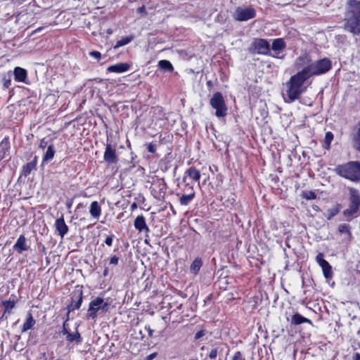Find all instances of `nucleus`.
<instances>
[{
  "mask_svg": "<svg viewBox=\"0 0 360 360\" xmlns=\"http://www.w3.org/2000/svg\"><path fill=\"white\" fill-rule=\"evenodd\" d=\"M345 29L353 34H360V1L350 0L345 15Z\"/></svg>",
  "mask_w": 360,
  "mask_h": 360,
  "instance_id": "f257e3e1",
  "label": "nucleus"
},
{
  "mask_svg": "<svg viewBox=\"0 0 360 360\" xmlns=\"http://www.w3.org/2000/svg\"><path fill=\"white\" fill-rule=\"evenodd\" d=\"M335 172L339 176L354 182L360 181V162L350 161L338 165Z\"/></svg>",
  "mask_w": 360,
  "mask_h": 360,
  "instance_id": "f03ea898",
  "label": "nucleus"
},
{
  "mask_svg": "<svg viewBox=\"0 0 360 360\" xmlns=\"http://www.w3.org/2000/svg\"><path fill=\"white\" fill-rule=\"evenodd\" d=\"M307 79L304 75L301 72H298L292 76L290 80L286 83V94L290 101H294L297 99L302 92V86Z\"/></svg>",
  "mask_w": 360,
  "mask_h": 360,
  "instance_id": "7ed1b4c3",
  "label": "nucleus"
},
{
  "mask_svg": "<svg viewBox=\"0 0 360 360\" xmlns=\"http://www.w3.org/2000/svg\"><path fill=\"white\" fill-rule=\"evenodd\" d=\"M331 68V62L327 58L316 60L301 70L308 79L313 75H319L327 72Z\"/></svg>",
  "mask_w": 360,
  "mask_h": 360,
  "instance_id": "20e7f679",
  "label": "nucleus"
},
{
  "mask_svg": "<svg viewBox=\"0 0 360 360\" xmlns=\"http://www.w3.org/2000/svg\"><path fill=\"white\" fill-rule=\"evenodd\" d=\"M210 105L215 110V115L218 117H224L227 113V108L222 94L216 92L213 94L210 101Z\"/></svg>",
  "mask_w": 360,
  "mask_h": 360,
  "instance_id": "39448f33",
  "label": "nucleus"
},
{
  "mask_svg": "<svg viewBox=\"0 0 360 360\" xmlns=\"http://www.w3.org/2000/svg\"><path fill=\"white\" fill-rule=\"evenodd\" d=\"M108 303L105 302L103 299L101 297H96L93 300L89 306L88 316L92 319H95L97 317V313L101 311L102 312H106L108 309Z\"/></svg>",
  "mask_w": 360,
  "mask_h": 360,
  "instance_id": "423d86ee",
  "label": "nucleus"
},
{
  "mask_svg": "<svg viewBox=\"0 0 360 360\" xmlns=\"http://www.w3.org/2000/svg\"><path fill=\"white\" fill-rule=\"evenodd\" d=\"M256 11L252 8H241L238 7L234 13V18L239 21H246L255 18Z\"/></svg>",
  "mask_w": 360,
  "mask_h": 360,
  "instance_id": "0eeeda50",
  "label": "nucleus"
},
{
  "mask_svg": "<svg viewBox=\"0 0 360 360\" xmlns=\"http://www.w3.org/2000/svg\"><path fill=\"white\" fill-rule=\"evenodd\" d=\"M269 49V44L266 40L262 39H255L250 47V51L252 53L258 54H267Z\"/></svg>",
  "mask_w": 360,
  "mask_h": 360,
  "instance_id": "6e6552de",
  "label": "nucleus"
},
{
  "mask_svg": "<svg viewBox=\"0 0 360 360\" xmlns=\"http://www.w3.org/2000/svg\"><path fill=\"white\" fill-rule=\"evenodd\" d=\"M316 261L321 267L325 278L327 279L332 278L333 275L332 266L326 260L323 259V253H319L316 255Z\"/></svg>",
  "mask_w": 360,
  "mask_h": 360,
  "instance_id": "1a4fd4ad",
  "label": "nucleus"
},
{
  "mask_svg": "<svg viewBox=\"0 0 360 360\" xmlns=\"http://www.w3.org/2000/svg\"><path fill=\"white\" fill-rule=\"evenodd\" d=\"M104 160L108 164H115L118 162L116 149L111 144L108 143L103 155Z\"/></svg>",
  "mask_w": 360,
  "mask_h": 360,
  "instance_id": "9d476101",
  "label": "nucleus"
},
{
  "mask_svg": "<svg viewBox=\"0 0 360 360\" xmlns=\"http://www.w3.org/2000/svg\"><path fill=\"white\" fill-rule=\"evenodd\" d=\"M134 227L139 232H149V228L146 224V219L143 215L138 216L134 222Z\"/></svg>",
  "mask_w": 360,
  "mask_h": 360,
  "instance_id": "9b49d317",
  "label": "nucleus"
},
{
  "mask_svg": "<svg viewBox=\"0 0 360 360\" xmlns=\"http://www.w3.org/2000/svg\"><path fill=\"white\" fill-rule=\"evenodd\" d=\"M191 179V181H198L200 178V171L195 169L193 167L188 168L186 172L185 176H184V181H186L187 179Z\"/></svg>",
  "mask_w": 360,
  "mask_h": 360,
  "instance_id": "f8f14e48",
  "label": "nucleus"
},
{
  "mask_svg": "<svg viewBox=\"0 0 360 360\" xmlns=\"http://www.w3.org/2000/svg\"><path fill=\"white\" fill-rule=\"evenodd\" d=\"M9 139L5 137L0 143V161L9 155Z\"/></svg>",
  "mask_w": 360,
  "mask_h": 360,
  "instance_id": "ddd939ff",
  "label": "nucleus"
},
{
  "mask_svg": "<svg viewBox=\"0 0 360 360\" xmlns=\"http://www.w3.org/2000/svg\"><path fill=\"white\" fill-rule=\"evenodd\" d=\"M129 65L127 63H119L108 67L107 71L110 72L122 73L129 69Z\"/></svg>",
  "mask_w": 360,
  "mask_h": 360,
  "instance_id": "4468645a",
  "label": "nucleus"
},
{
  "mask_svg": "<svg viewBox=\"0 0 360 360\" xmlns=\"http://www.w3.org/2000/svg\"><path fill=\"white\" fill-rule=\"evenodd\" d=\"M55 227L58 234L63 238L68 232V227L66 225L63 217L56 219L55 222Z\"/></svg>",
  "mask_w": 360,
  "mask_h": 360,
  "instance_id": "2eb2a0df",
  "label": "nucleus"
},
{
  "mask_svg": "<svg viewBox=\"0 0 360 360\" xmlns=\"http://www.w3.org/2000/svg\"><path fill=\"white\" fill-rule=\"evenodd\" d=\"M13 249L19 253H21L22 251H25L29 249V246L26 243V238L23 235H20L19 236L15 244L13 245Z\"/></svg>",
  "mask_w": 360,
  "mask_h": 360,
  "instance_id": "dca6fc26",
  "label": "nucleus"
},
{
  "mask_svg": "<svg viewBox=\"0 0 360 360\" xmlns=\"http://www.w3.org/2000/svg\"><path fill=\"white\" fill-rule=\"evenodd\" d=\"M15 80L20 82H25L27 72V70L20 67H16L13 71Z\"/></svg>",
  "mask_w": 360,
  "mask_h": 360,
  "instance_id": "f3484780",
  "label": "nucleus"
},
{
  "mask_svg": "<svg viewBox=\"0 0 360 360\" xmlns=\"http://www.w3.org/2000/svg\"><path fill=\"white\" fill-rule=\"evenodd\" d=\"M310 58L307 55L301 56L299 58H297L295 61V67L299 69L303 68V69L305 67H307L309 65L310 63Z\"/></svg>",
  "mask_w": 360,
  "mask_h": 360,
  "instance_id": "a211bd4d",
  "label": "nucleus"
},
{
  "mask_svg": "<svg viewBox=\"0 0 360 360\" xmlns=\"http://www.w3.org/2000/svg\"><path fill=\"white\" fill-rule=\"evenodd\" d=\"M303 323H311V321L309 319L302 316L301 314L298 313L295 314L291 318L292 324L299 325Z\"/></svg>",
  "mask_w": 360,
  "mask_h": 360,
  "instance_id": "6ab92c4d",
  "label": "nucleus"
},
{
  "mask_svg": "<svg viewBox=\"0 0 360 360\" xmlns=\"http://www.w3.org/2000/svg\"><path fill=\"white\" fill-rule=\"evenodd\" d=\"M89 212L94 218H98L101 215V210L97 201L91 202Z\"/></svg>",
  "mask_w": 360,
  "mask_h": 360,
  "instance_id": "aec40b11",
  "label": "nucleus"
},
{
  "mask_svg": "<svg viewBox=\"0 0 360 360\" xmlns=\"http://www.w3.org/2000/svg\"><path fill=\"white\" fill-rule=\"evenodd\" d=\"M37 165V157L34 158V160L31 162L27 163L25 165L22 167V174L25 176H28L32 170H33Z\"/></svg>",
  "mask_w": 360,
  "mask_h": 360,
  "instance_id": "412c9836",
  "label": "nucleus"
},
{
  "mask_svg": "<svg viewBox=\"0 0 360 360\" xmlns=\"http://www.w3.org/2000/svg\"><path fill=\"white\" fill-rule=\"evenodd\" d=\"M56 153V150L54 148L53 145L51 144L48 146V148L46 150V152L43 158L42 163L47 162L50 160H51Z\"/></svg>",
  "mask_w": 360,
  "mask_h": 360,
  "instance_id": "4be33fe9",
  "label": "nucleus"
},
{
  "mask_svg": "<svg viewBox=\"0 0 360 360\" xmlns=\"http://www.w3.org/2000/svg\"><path fill=\"white\" fill-rule=\"evenodd\" d=\"M35 324V320L33 319L31 313H29L26 321L24 323L22 332H26L31 329Z\"/></svg>",
  "mask_w": 360,
  "mask_h": 360,
  "instance_id": "5701e85b",
  "label": "nucleus"
},
{
  "mask_svg": "<svg viewBox=\"0 0 360 360\" xmlns=\"http://www.w3.org/2000/svg\"><path fill=\"white\" fill-rule=\"evenodd\" d=\"M350 202L360 205L359 192L354 188H349Z\"/></svg>",
  "mask_w": 360,
  "mask_h": 360,
  "instance_id": "b1692460",
  "label": "nucleus"
},
{
  "mask_svg": "<svg viewBox=\"0 0 360 360\" xmlns=\"http://www.w3.org/2000/svg\"><path fill=\"white\" fill-rule=\"evenodd\" d=\"M285 47V43L283 39L281 38H278L274 39L272 43V50L273 51H281Z\"/></svg>",
  "mask_w": 360,
  "mask_h": 360,
  "instance_id": "393cba45",
  "label": "nucleus"
},
{
  "mask_svg": "<svg viewBox=\"0 0 360 360\" xmlns=\"http://www.w3.org/2000/svg\"><path fill=\"white\" fill-rule=\"evenodd\" d=\"M158 66L160 68L167 72H172L174 70L172 64L167 60H160L158 62Z\"/></svg>",
  "mask_w": 360,
  "mask_h": 360,
  "instance_id": "a878e982",
  "label": "nucleus"
},
{
  "mask_svg": "<svg viewBox=\"0 0 360 360\" xmlns=\"http://www.w3.org/2000/svg\"><path fill=\"white\" fill-rule=\"evenodd\" d=\"M359 205H360L350 202V205H349V208H347L344 212L345 215L353 216V215L356 214L359 212Z\"/></svg>",
  "mask_w": 360,
  "mask_h": 360,
  "instance_id": "bb28decb",
  "label": "nucleus"
},
{
  "mask_svg": "<svg viewBox=\"0 0 360 360\" xmlns=\"http://www.w3.org/2000/svg\"><path fill=\"white\" fill-rule=\"evenodd\" d=\"M202 261L199 258H196L193 262V263L191 264V266H190V270L194 274H196L200 269L201 268L202 266Z\"/></svg>",
  "mask_w": 360,
  "mask_h": 360,
  "instance_id": "cd10ccee",
  "label": "nucleus"
},
{
  "mask_svg": "<svg viewBox=\"0 0 360 360\" xmlns=\"http://www.w3.org/2000/svg\"><path fill=\"white\" fill-rule=\"evenodd\" d=\"M134 39V36L130 35L125 37L122 38L120 40L117 41L116 42V44L115 45V49H117L120 46H124L130 43Z\"/></svg>",
  "mask_w": 360,
  "mask_h": 360,
  "instance_id": "c85d7f7f",
  "label": "nucleus"
},
{
  "mask_svg": "<svg viewBox=\"0 0 360 360\" xmlns=\"http://www.w3.org/2000/svg\"><path fill=\"white\" fill-rule=\"evenodd\" d=\"M2 304L5 307L4 315L6 313H8L9 314L11 313V311L15 307V302L14 300H5L2 302Z\"/></svg>",
  "mask_w": 360,
  "mask_h": 360,
  "instance_id": "c756f323",
  "label": "nucleus"
},
{
  "mask_svg": "<svg viewBox=\"0 0 360 360\" xmlns=\"http://www.w3.org/2000/svg\"><path fill=\"white\" fill-rule=\"evenodd\" d=\"M194 196V193L188 195H183L180 198V204L181 205H187L193 199Z\"/></svg>",
  "mask_w": 360,
  "mask_h": 360,
  "instance_id": "7c9ffc66",
  "label": "nucleus"
},
{
  "mask_svg": "<svg viewBox=\"0 0 360 360\" xmlns=\"http://www.w3.org/2000/svg\"><path fill=\"white\" fill-rule=\"evenodd\" d=\"M333 133L330 131H328L326 134L325 139H324V145H325V148L326 149H329L330 143L333 141Z\"/></svg>",
  "mask_w": 360,
  "mask_h": 360,
  "instance_id": "2f4dec72",
  "label": "nucleus"
},
{
  "mask_svg": "<svg viewBox=\"0 0 360 360\" xmlns=\"http://www.w3.org/2000/svg\"><path fill=\"white\" fill-rule=\"evenodd\" d=\"M302 196L306 200H314L316 198V193L311 191H303L302 193Z\"/></svg>",
  "mask_w": 360,
  "mask_h": 360,
  "instance_id": "473e14b6",
  "label": "nucleus"
},
{
  "mask_svg": "<svg viewBox=\"0 0 360 360\" xmlns=\"http://www.w3.org/2000/svg\"><path fill=\"white\" fill-rule=\"evenodd\" d=\"M67 340L70 342H72L73 341L79 342H80V335L79 333H68Z\"/></svg>",
  "mask_w": 360,
  "mask_h": 360,
  "instance_id": "72a5a7b5",
  "label": "nucleus"
},
{
  "mask_svg": "<svg viewBox=\"0 0 360 360\" xmlns=\"http://www.w3.org/2000/svg\"><path fill=\"white\" fill-rule=\"evenodd\" d=\"M339 212V210L337 207H333L332 209H329L324 215L327 218V219L330 220L334 216H335Z\"/></svg>",
  "mask_w": 360,
  "mask_h": 360,
  "instance_id": "f704fd0d",
  "label": "nucleus"
},
{
  "mask_svg": "<svg viewBox=\"0 0 360 360\" xmlns=\"http://www.w3.org/2000/svg\"><path fill=\"white\" fill-rule=\"evenodd\" d=\"M338 231L341 233H347L350 235V226L347 224H342L338 226Z\"/></svg>",
  "mask_w": 360,
  "mask_h": 360,
  "instance_id": "c9c22d12",
  "label": "nucleus"
},
{
  "mask_svg": "<svg viewBox=\"0 0 360 360\" xmlns=\"http://www.w3.org/2000/svg\"><path fill=\"white\" fill-rule=\"evenodd\" d=\"M354 140L358 150L360 151V122L358 124L356 133L354 136Z\"/></svg>",
  "mask_w": 360,
  "mask_h": 360,
  "instance_id": "e433bc0d",
  "label": "nucleus"
},
{
  "mask_svg": "<svg viewBox=\"0 0 360 360\" xmlns=\"http://www.w3.org/2000/svg\"><path fill=\"white\" fill-rule=\"evenodd\" d=\"M89 55L91 56V57H94L96 59H97L98 60H100L101 57V54L100 52L97 51H91L89 53Z\"/></svg>",
  "mask_w": 360,
  "mask_h": 360,
  "instance_id": "4c0bfd02",
  "label": "nucleus"
},
{
  "mask_svg": "<svg viewBox=\"0 0 360 360\" xmlns=\"http://www.w3.org/2000/svg\"><path fill=\"white\" fill-rule=\"evenodd\" d=\"M4 83H3V86L4 89H8L10 87V86L11 85V79L10 78L8 79H6V78H4Z\"/></svg>",
  "mask_w": 360,
  "mask_h": 360,
  "instance_id": "58836bf2",
  "label": "nucleus"
},
{
  "mask_svg": "<svg viewBox=\"0 0 360 360\" xmlns=\"http://www.w3.org/2000/svg\"><path fill=\"white\" fill-rule=\"evenodd\" d=\"M217 352H218V350H217V348L212 349L210 352V354H209V357L211 359H215L217 355Z\"/></svg>",
  "mask_w": 360,
  "mask_h": 360,
  "instance_id": "ea45409f",
  "label": "nucleus"
},
{
  "mask_svg": "<svg viewBox=\"0 0 360 360\" xmlns=\"http://www.w3.org/2000/svg\"><path fill=\"white\" fill-rule=\"evenodd\" d=\"M232 360H245L243 357L242 354L240 352H237L234 354Z\"/></svg>",
  "mask_w": 360,
  "mask_h": 360,
  "instance_id": "a19ab883",
  "label": "nucleus"
},
{
  "mask_svg": "<svg viewBox=\"0 0 360 360\" xmlns=\"http://www.w3.org/2000/svg\"><path fill=\"white\" fill-rule=\"evenodd\" d=\"M119 258L117 256H113L110 258V264L117 265L118 264Z\"/></svg>",
  "mask_w": 360,
  "mask_h": 360,
  "instance_id": "79ce46f5",
  "label": "nucleus"
},
{
  "mask_svg": "<svg viewBox=\"0 0 360 360\" xmlns=\"http://www.w3.org/2000/svg\"><path fill=\"white\" fill-rule=\"evenodd\" d=\"M82 295L80 294V296H79V300L74 305V307L73 309H77L80 307L81 304H82Z\"/></svg>",
  "mask_w": 360,
  "mask_h": 360,
  "instance_id": "37998d69",
  "label": "nucleus"
},
{
  "mask_svg": "<svg viewBox=\"0 0 360 360\" xmlns=\"http://www.w3.org/2000/svg\"><path fill=\"white\" fill-rule=\"evenodd\" d=\"M148 152L153 153L156 150V147L154 144L150 143L148 146Z\"/></svg>",
  "mask_w": 360,
  "mask_h": 360,
  "instance_id": "c03bdc74",
  "label": "nucleus"
},
{
  "mask_svg": "<svg viewBox=\"0 0 360 360\" xmlns=\"http://www.w3.org/2000/svg\"><path fill=\"white\" fill-rule=\"evenodd\" d=\"M105 243L108 246H111L112 243V236H108L105 240Z\"/></svg>",
  "mask_w": 360,
  "mask_h": 360,
  "instance_id": "a18cd8bd",
  "label": "nucleus"
},
{
  "mask_svg": "<svg viewBox=\"0 0 360 360\" xmlns=\"http://www.w3.org/2000/svg\"><path fill=\"white\" fill-rule=\"evenodd\" d=\"M47 146V142L44 139H41L39 143V148L44 149Z\"/></svg>",
  "mask_w": 360,
  "mask_h": 360,
  "instance_id": "49530a36",
  "label": "nucleus"
},
{
  "mask_svg": "<svg viewBox=\"0 0 360 360\" xmlns=\"http://www.w3.org/2000/svg\"><path fill=\"white\" fill-rule=\"evenodd\" d=\"M157 356V353L154 352L150 354V355L147 356L146 358V360H152Z\"/></svg>",
  "mask_w": 360,
  "mask_h": 360,
  "instance_id": "de8ad7c7",
  "label": "nucleus"
},
{
  "mask_svg": "<svg viewBox=\"0 0 360 360\" xmlns=\"http://www.w3.org/2000/svg\"><path fill=\"white\" fill-rule=\"evenodd\" d=\"M137 12L139 13H146L145 6H142L139 7L137 9Z\"/></svg>",
  "mask_w": 360,
  "mask_h": 360,
  "instance_id": "09e8293b",
  "label": "nucleus"
},
{
  "mask_svg": "<svg viewBox=\"0 0 360 360\" xmlns=\"http://www.w3.org/2000/svg\"><path fill=\"white\" fill-rule=\"evenodd\" d=\"M204 335L203 331L200 330L195 333V338L199 339Z\"/></svg>",
  "mask_w": 360,
  "mask_h": 360,
  "instance_id": "8fccbe9b",
  "label": "nucleus"
},
{
  "mask_svg": "<svg viewBox=\"0 0 360 360\" xmlns=\"http://www.w3.org/2000/svg\"><path fill=\"white\" fill-rule=\"evenodd\" d=\"M146 328L147 329V330L148 332V335L150 337H152L153 336V330L149 326L148 328L146 327Z\"/></svg>",
  "mask_w": 360,
  "mask_h": 360,
  "instance_id": "3c124183",
  "label": "nucleus"
},
{
  "mask_svg": "<svg viewBox=\"0 0 360 360\" xmlns=\"http://www.w3.org/2000/svg\"><path fill=\"white\" fill-rule=\"evenodd\" d=\"M312 209L314 210V211H316V212H319L320 211V208L319 207V206L317 205H313L312 206Z\"/></svg>",
  "mask_w": 360,
  "mask_h": 360,
  "instance_id": "603ef678",
  "label": "nucleus"
},
{
  "mask_svg": "<svg viewBox=\"0 0 360 360\" xmlns=\"http://www.w3.org/2000/svg\"><path fill=\"white\" fill-rule=\"evenodd\" d=\"M354 360H360V354L356 353L354 356Z\"/></svg>",
  "mask_w": 360,
  "mask_h": 360,
  "instance_id": "864d4df0",
  "label": "nucleus"
},
{
  "mask_svg": "<svg viewBox=\"0 0 360 360\" xmlns=\"http://www.w3.org/2000/svg\"><path fill=\"white\" fill-rule=\"evenodd\" d=\"M63 333H64V334H66L67 335H68V333H70L67 330V329H66V328H63Z\"/></svg>",
  "mask_w": 360,
  "mask_h": 360,
  "instance_id": "5fc2aeb1",
  "label": "nucleus"
},
{
  "mask_svg": "<svg viewBox=\"0 0 360 360\" xmlns=\"http://www.w3.org/2000/svg\"><path fill=\"white\" fill-rule=\"evenodd\" d=\"M136 205L135 202H134L132 205H131V208L134 209V208H136Z\"/></svg>",
  "mask_w": 360,
  "mask_h": 360,
  "instance_id": "6e6d98bb",
  "label": "nucleus"
},
{
  "mask_svg": "<svg viewBox=\"0 0 360 360\" xmlns=\"http://www.w3.org/2000/svg\"><path fill=\"white\" fill-rule=\"evenodd\" d=\"M40 30H41V27H39V28H38V29L35 30L34 31V32H38V31H39Z\"/></svg>",
  "mask_w": 360,
  "mask_h": 360,
  "instance_id": "4d7b16f0",
  "label": "nucleus"
}]
</instances>
